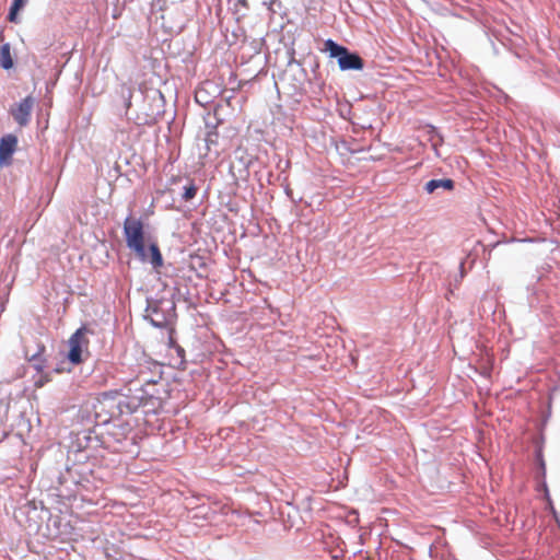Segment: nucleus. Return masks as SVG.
<instances>
[{
  "label": "nucleus",
  "instance_id": "1",
  "mask_svg": "<svg viewBox=\"0 0 560 560\" xmlns=\"http://www.w3.org/2000/svg\"><path fill=\"white\" fill-rule=\"evenodd\" d=\"M122 233L127 247L142 264H148L154 271H160L164 266V258L155 241L145 238L143 222L141 219L127 217L124 221Z\"/></svg>",
  "mask_w": 560,
  "mask_h": 560
},
{
  "label": "nucleus",
  "instance_id": "2",
  "mask_svg": "<svg viewBox=\"0 0 560 560\" xmlns=\"http://www.w3.org/2000/svg\"><path fill=\"white\" fill-rule=\"evenodd\" d=\"M320 50L327 54L330 59H335L342 72L362 71L365 67V61L358 51L351 50L331 38L324 42Z\"/></svg>",
  "mask_w": 560,
  "mask_h": 560
},
{
  "label": "nucleus",
  "instance_id": "3",
  "mask_svg": "<svg viewBox=\"0 0 560 560\" xmlns=\"http://www.w3.org/2000/svg\"><path fill=\"white\" fill-rule=\"evenodd\" d=\"M319 65L316 60L311 65L312 72L314 78H310L306 69L302 66L300 60H296L294 57H291L288 62V69L284 72L285 78L292 80V86L294 92L302 91L303 85L308 83L312 88L313 92L316 93V89H322V82L317 80V69Z\"/></svg>",
  "mask_w": 560,
  "mask_h": 560
},
{
  "label": "nucleus",
  "instance_id": "4",
  "mask_svg": "<svg viewBox=\"0 0 560 560\" xmlns=\"http://www.w3.org/2000/svg\"><path fill=\"white\" fill-rule=\"evenodd\" d=\"M86 334H93V331L86 325H82L69 338L67 359L72 365H79L90 357Z\"/></svg>",
  "mask_w": 560,
  "mask_h": 560
},
{
  "label": "nucleus",
  "instance_id": "5",
  "mask_svg": "<svg viewBox=\"0 0 560 560\" xmlns=\"http://www.w3.org/2000/svg\"><path fill=\"white\" fill-rule=\"evenodd\" d=\"M174 311L175 304L172 301L148 299L144 319L155 328H165Z\"/></svg>",
  "mask_w": 560,
  "mask_h": 560
},
{
  "label": "nucleus",
  "instance_id": "6",
  "mask_svg": "<svg viewBox=\"0 0 560 560\" xmlns=\"http://www.w3.org/2000/svg\"><path fill=\"white\" fill-rule=\"evenodd\" d=\"M119 390L120 398L117 401L118 411L116 415H132L143 405L144 398L139 387H129L126 389V393L122 389Z\"/></svg>",
  "mask_w": 560,
  "mask_h": 560
},
{
  "label": "nucleus",
  "instance_id": "7",
  "mask_svg": "<svg viewBox=\"0 0 560 560\" xmlns=\"http://www.w3.org/2000/svg\"><path fill=\"white\" fill-rule=\"evenodd\" d=\"M254 162V158L244 150L234 152V160L231 162L230 172L235 180L246 182L249 176V166Z\"/></svg>",
  "mask_w": 560,
  "mask_h": 560
},
{
  "label": "nucleus",
  "instance_id": "8",
  "mask_svg": "<svg viewBox=\"0 0 560 560\" xmlns=\"http://www.w3.org/2000/svg\"><path fill=\"white\" fill-rule=\"evenodd\" d=\"M120 398V390H106L98 395V404L101 406L102 411L108 412L109 417L101 419L100 421L104 424L108 423L110 419H117L121 417L122 415H116L118 411L117 409V401H119Z\"/></svg>",
  "mask_w": 560,
  "mask_h": 560
},
{
  "label": "nucleus",
  "instance_id": "9",
  "mask_svg": "<svg viewBox=\"0 0 560 560\" xmlns=\"http://www.w3.org/2000/svg\"><path fill=\"white\" fill-rule=\"evenodd\" d=\"M33 106L34 98L33 96L28 95L25 98H23L19 104H16V107H12L10 109L12 118L20 127H25L30 124Z\"/></svg>",
  "mask_w": 560,
  "mask_h": 560
},
{
  "label": "nucleus",
  "instance_id": "10",
  "mask_svg": "<svg viewBox=\"0 0 560 560\" xmlns=\"http://www.w3.org/2000/svg\"><path fill=\"white\" fill-rule=\"evenodd\" d=\"M18 137L13 133L0 138V165L7 166L12 163V156L16 151Z\"/></svg>",
  "mask_w": 560,
  "mask_h": 560
},
{
  "label": "nucleus",
  "instance_id": "11",
  "mask_svg": "<svg viewBox=\"0 0 560 560\" xmlns=\"http://www.w3.org/2000/svg\"><path fill=\"white\" fill-rule=\"evenodd\" d=\"M221 93L220 88L213 81L203 82L195 92V100L201 106H207Z\"/></svg>",
  "mask_w": 560,
  "mask_h": 560
},
{
  "label": "nucleus",
  "instance_id": "12",
  "mask_svg": "<svg viewBox=\"0 0 560 560\" xmlns=\"http://www.w3.org/2000/svg\"><path fill=\"white\" fill-rule=\"evenodd\" d=\"M427 194H436L439 189L452 191L455 189V182L452 178L430 179L423 186Z\"/></svg>",
  "mask_w": 560,
  "mask_h": 560
},
{
  "label": "nucleus",
  "instance_id": "13",
  "mask_svg": "<svg viewBox=\"0 0 560 560\" xmlns=\"http://www.w3.org/2000/svg\"><path fill=\"white\" fill-rule=\"evenodd\" d=\"M162 378V371L160 370L158 378H150L144 381V383L139 387L141 395L144 399H149L152 397H161V390L156 387L159 380Z\"/></svg>",
  "mask_w": 560,
  "mask_h": 560
},
{
  "label": "nucleus",
  "instance_id": "14",
  "mask_svg": "<svg viewBox=\"0 0 560 560\" xmlns=\"http://www.w3.org/2000/svg\"><path fill=\"white\" fill-rule=\"evenodd\" d=\"M14 61L10 52V44L5 43L0 47V67L4 70L13 68Z\"/></svg>",
  "mask_w": 560,
  "mask_h": 560
},
{
  "label": "nucleus",
  "instance_id": "15",
  "mask_svg": "<svg viewBox=\"0 0 560 560\" xmlns=\"http://www.w3.org/2000/svg\"><path fill=\"white\" fill-rule=\"evenodd\" d=\"M538 460H539V466H540V474H541V478H542V481L541 483L539 485V489L538 490H542L544 491V497L545 499L548 501V503L552 506V501H551V498H550V494H549V490H548V486H547V482L545 480V476H546V466H545V462H544V458H542V455L539 454L538 455Z\"/></svg>",
  "mask_w": 560,
  "mask_h": 560
},
{
  "label": "nucleus",
  "instance_id": "16",
  "mask_svg": "<svg viewBox=\"0 0 560 560\" xmlns=\"http://www.w3.org/2000/svg\"><path fill=\"white\" fill-rule=\"evenodd\" d=\"M141 407L144 408L145 413H156L162 408V397L144 399Z\"/></svg>",
  "mask_w": 560,
  "mask_h": 560
},
{
  "label": "nucleus",
  "instance_id": "17",
  "mask_svg": "<svg viewBox=\"0 0 560 560\" xmlns=\"http://www.w3.org/2000/svg\"><path fill=\"white\" fill-rule=\"evenodd\" d=\"M93 442H95L94 446H97L100 443V440L97 436H92L91 431L83 432L82 436L80 434L78 435V445L80 448L89 447L92 445Z\"/></svg>",
  "mask_w": 560,
  "mask_h": 560
},
{
  "label": "nucleus",
  "instance_id": "18",
  "mask_svg": "<svg viewBox=\"0 0 560 560\" xmlns=\"http://www.w3.org/2000/svg\"><path fill=\"white\" fill-rule=\"evenodd\" d=\"M198 187L192 180H188L186 185L183 186L182 199L184 201H190L195 198L197 194Z\"/></svg>",
  "mask_w": 560,
  "mask_h": 560
},
{
  "label": "nucleus",
  "instance_id": "19",
  "mask_svg": "<svg viewBox=\"0 0 560 560\" xmlns=\"http://www.w3.org/2000/svg\"><path fill=\"white\" fill-rule=\"evenodd\" d=\"M248 9H249L248 0H235V3H234L235 13L240 14L241 16H245Z\"/></svg>",
  "mask_w": 560,
  "mask_h": 560
},
{
  "label": "nucleus",
  "instance_id": "20",
  "mask_svg": "<svg viewBox=\"0 0 560 560\" xmlns=\"http://www.w3.org/2000/svg\"><path fill=\"white\" fill-rule=\"evenodd\" d=\"M170 342H171V347H173L178 355V358L180 359V362L179 364H184L185 363V350L183 347H180L179 345L175 343L173 341V339H170Z\"/></svg>",
  "mask_w": 560,
  "mask_h": 560
},
{
  "label": "nucleus",
  "instance_id": "21",
  "mask_svg": "<svg viewBox=\"0 0 560 560\" xmlns=\"http://www.w3.org/2000/svg\"><path fill=\"white\" fill-rule=\"evenodd\" d=\"M30 361L35 362V363H34V368H35V370H37V371H43L44 365L42 364L40 351H38V352H36L35 354H33V355H32V358L30 359Z\"/></svg>",
  "mask_w": 560,
  "mask_h": 560
},
{
  "label": "nucleus",
  "instance_id": "22",
  "mask_svg": "<svg viewBox=\"0 0 560 560\" xmlns=\"http://www.w3.org/2000/svg\"><path fill=\"white\" fill-rule=\"evenodd\" d=\"M22 9L20 8H14L13 4L10 5V9H9V13H8V20L10 22H16L18 20V14L19 12L21 11Z\"/></svg>",
  "mask_w": 560,
  "mask_h": 560
},
{
  "label": "nucleus",
  "instance_id": "23",
  "mask_svg": "<svg viewBox=\"0 0 560 560\" xmlns=\"http://www.w3.org/2000/svg\"><path fill=\"white\" fill-rule=\"evenodd\" d=\"M121 95L125 100V106L129 108L131 106L132 93L130 89H122Z\"/></svg>",
  "mask_w": 560,
  "mask_h": 560
},
{
  "label": "nucleus",
  "instance_id": "24",
  "mask_svg": "<svg viewBox=\"0 0 560 560\" xmlns=\"http://www.w3.org/2000/svg\"><path fill=\"white\" fill-rule=\"evenodd\" d=\"M27 0H12L11 4L14 5V8L23 9L26 4Z\"/></svg>",
  "mask_w": 560,
  "mask_h": 560
},
{
  "label": "nucleus",
  "instance_id": "25",
  "mask_svg": "<svg viewBox=\"0 0 560 560\" xmlns=\"http://www.w3.org/2000/svg\"><path fill=\"white\" fill-rule=\"evenodd\" d=\"M212 133H208L207 138H206V143H207V148L208 150L211 149V144L214 143V139H212Z\"/></svg>",
  "mask_w": 560,
  "mask_h": 560
},
{
  "label": "nucleus",
  "instance_id": "26",
  "mask_svg": "<svg viewBox=\"0 0 560 560\" xmlns=\"http://www.w3.org/2000/svg\"><path fill=\"white\" fill-rule=\"evenodd\" d=\"M284 194H285V196H287L289 199L293 196V191H292V189L290 188V186H289V185H285V186H284Z\"/></svg>",
  "mask_w": 560,
  "mask_h": 560
},
{
  "label": "nucleus",
  "instance_id": "27",
  "mask_svg": "<svg viewBox=\"0 0 560 560\" xmlns=\"http://www.w3.org/2000/svg\"><path fill=\"white\" fill-rule=\"evenodd\" d=\"M465 277V270H464V261L459 265V279L462 280Z\"/></svg>",
  "mask_w": 560,
  "mask_h": 560
},
{
  "label": "nucleus",
  "instance_id": "28",
  "mask_svg": "<svg viewBox=\"0 0 560 560\" xmlns=\"http://www.w3.org/2000/svg\"><path fill=\"white\" fill-rule=\"evenodd\" d=\"M290 200H291V202H292L293 205H295V206H296L298 203H300V202L303 200V198H302V197L295 198L294 196H292V197L290 198Z\"/></svg>",
  "mask_w": 560,
  "mask_h": 560
},
{
  "label": "nucleus",
  "instance_id": "29",
  "mask_svg": "<svg viewBox=\"0 0 560 560\" xmlns=\"http://www.w3.org/2000/svg\"><path fill=\"white\" fill-rule=\"evenodd\" d=\"M360 127L362 129H370V128H372V125L371 124H361Z\"/></svg>",
  "mask_w": 560,
  "mask_h": 560
},
{
  "label": "nucleus",
  "instance_id": "30",
  "mask_svg": "<svg viewBox=\"0 0 560 560\" xmlns=\"http://www.w3.org/2000/svg\"><path fill=\"white\" fill-rule=\"evenodd\" d=\"M346 115H347V112H345L343 109L340 110V116L346 118Z\"/></svg>",
  "mask_w": 560,
  "mask_h": 560
},
{
  "label": "nucleus",
  "instance_id": "31",
  "mask_svg": "<svg viewBox=\"0 0 560 560\" xmlns=\"http://www.w3.org/2000/svg\"><path fill=\"white\" fill-rule=\"evenodd\" d=\"M35 385H36V386H42V385H43V382H40V381L35 382Z\"/></svg>",
  "mask_w": 560,
  "mask_h": 560
},
{
  "label": "nucleus",
  "instance_id": "32",
  "mask_svg": "<svg viewBox=\"0 0 560 560\" xmlns=\"http://www.w3.org/2000/svg\"><path fill=\"white\" fill-rule=\"evenodd\" d=\"M347 113L350 114L351 113V108L349 106H347Z\"/></svg>",
  "mask_w": 560,
  "mask_h": 560
},
{
  "label": "nucleus",
  "instance_id": "33",
  "mask_svg": "<svg viewBox=\"0 0 560 560\" xmlns=\"http://www.w3.org/2000/svg\"><path fill=\"white\" fill-rule=\"evenodd\" d=\"M42 510L45 511L46 513H49V510H46L44 506H42Z\"/></svg>",
  "mask_w": 560,
  "mask_h": 560
},
{
  "label": "nucleus",
  "instance_id": "34",
  "mask_svg": "<svg viewBox=\"0 0 560 560\" xmlns=\"http://www.w3.org/2000/svg\"><path fill=\"white\" fill-rule=\"evenodd\" d=\"M101 418V415L98 412H96V419H100Z\"/></svg>",
  "mask_w": 560,
  "mask_h": 560
}]
</instances>
